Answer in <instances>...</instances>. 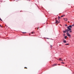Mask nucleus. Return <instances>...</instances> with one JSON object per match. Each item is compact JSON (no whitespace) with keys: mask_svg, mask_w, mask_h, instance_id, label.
Here are the masks:
<instances>
[{"mask_svg":"<svg viewBox=\"0 0 74 74\" xmlns=\"http://www.w3.org/2000/svg\"><path fill=\"white\" fill-rule=\"evenodd\" d=\"M63 33H66V30L65 31H63Z\"/></svg>","mask_w":74,"mask_h":74,"instance_id":"obj_8","label":"nucleus"},{"mask_svg":"<svg viewBox=\"0 0 74 74\" xmlns=\"http://www.w3.org/2000/svg\"><path fill=\"white\" fill-rule=\"evenodd\" d=\"M61 63H62V64H64V62H61Z\"/></svg>","mask_w":74,"mask_h":74,"instance_id":"obj_21","label":"nucleus"},{"mask_svg":"<svg viewBox=\"0 0 74 74\" xmlns=\"http://www.w3.org/2000/svg\"><path fill=\"white\" fill-rule=\"evenodd\" d=\"M72 26H74V25L73 24V25H71Z\"/></svg>","mask_w":74,"mask_h":74,"instance_id":"obj_24","label":"nucleus"},{"mask_svg":"<svg viewBox=\"0 0 74 74\" xmlns=\"http://www.w3.org/2000/svg\"><path fill=\"white\" fill-rule=\"evenodd\" d=\"M63 19H64V20H65L64 21L65 22H67V18H64Z\"/></svg>","mask_w":74,"mask_h":74,"instance_id":"obj_3","label":"nucleus"},{"mask_svg":"<svg viewBox=\"0 0 74 74\" xmlns=\"http://www.w3.org/2000/svg\"><path fill=\"white\" fill-rule=\"evenodd\" d=\"M65 26H67V24H65Z\"/></svg>","mask_w":74,"mask_h":74,"instance_id":"obj_17","label":"nucleus"},{"mask_svg":"<svg viewBox=\"0 0 74 74\" xmlns=\"http://www.w3.org/2000/svg\"><path fill=\"white\" fill-rule=\"evenodd\" d=\"M58 19H59L60 18V16H58Z\"/></svg>","mask_w":74,"mask_h":74,"instance_id":"obj_14","label":"nucleus"},{"mask_svg":"<svg viewBox=\"0 0 74 74\" xmlns=\"http://www.w3.org/2000/svg\"><path fill=\"white\" fill-rule=\"evenodd\" d=\"M67 37V36H65V37H64V38H65V39H66V38Z\"/></svg>","mask_w":74,"mask_h":74,"instance_id":"obj_10","label":"nucleus"},{"mask_svg":"<svg viewBox=\"0 0 74 74\" xmlns=\"http://www.w3.org/2000/svg\"><path fill=\"white\" fill-rule=\"evenodd\" d=\"M62 59V58H60L59 59V60H61Z\"/></svg>","mask_w":74,"mask_h":74,"instance_id":"obj_12","label":"nucleus"},{"mask_svg":"<svg viewBox=\"0 0 74 74\" xmlns=\"http://www.w3.org/2000/svg\"><path fill=\"white\" fill-rule=\"evenodd\" d=\"M39 29V27H38V28H37V30H38V29Z\"/></svg>","mask_w":74,"mask_h":74,"instance_id":"obj_25","label":"nucleus"},{"mask_svg":"<svg viewBox=\"0 0 74 74\" xmlns=\"http://www.w3.org/2000/svg\"><path fill=\"white\" fill-rule=\"evenodd\" d=\"M69 21H68V22H69Z\"/></svg>","mask_w":74,"mask_h":74,"instance_id":"obj_28","label":"nucleus"},{"mask_svg":"<svg viewBox=\"0 0 74 74\" xmlns=\"http://www.w3.org/2000/svg\"><path fill=\"white\" fill-rule=\"evenodd\" d=\"M0 27H2V26H1V25H0Z\"/></svg>","mask_w":74,"mask_h":74,"instance_id":"obj_22","label":"nucleus"},{"mask_svg":"<svg viewBox=\"0 0 74 74\" xmlns=\"http://www.w3.org/2000/svg\"><path fill=\"white\" fill-rule=\"evenodd\" d=\"M0 20L1 21H2V20H1V19L0 18Z\"/></svg>","mask_w":74,"mask_h":74,"instance_id":"obj_23","label":"nucleus"},{"mask_svg":"<svg viewBox=\"0 0 74 74\" xmlns=\"http://www.w3.org/2000/svg\"><path fill=\"white\" fill-rule=\"evenodd\" d=\"M65 45H69V44L67 43V44H65Z\"/></svg>","mask_w":74,"mask_h":74,"instance_id":"obj_9","label":"nucleus"},{"mask_svg":"<svg viewBox=\"0 0 74 74\" xmlns=\"http://www.w3.org/2000/svg\"><path fill=\"white\" fill-rule=\"evenodd\" d=\"M63 42H64V43H67V42H66V40H64L63 41Z\"/></svg>","mask_w":74,"mask_h":74,"instance_id":"obj_7","label":"nucleus"},{"mask_svg":"<svg viewBox=\"0 0 74 74\" xmlns=\"http://www.w3.org/2000/svg\"><path fill=\"white\" fill-rule=\"evenodd\" d=\"M23 34H25L26 33V32H23Z\"/></svg>","mask_w":74,"mask_h":74,"instance_id":"obj_16","label":"nucleus"},{"mask_svg":"<svg viewBox=\"0 0 74 74\" xmlns=\"http://www.w3.org/2000/svg\"><path fill=\"white\" fill-rule=\"evenodd\" d=\"M52 45H51V46H50V47H51V48H52Z\"/></svg>","mask_w":74,"mask_h":74,"instance_id":"obj_19","label":"nucleus"},{"mask_svg":"<svg viewBox=\"0 0 74 74\" xmlns=\"http://www.w3.org/2000/svg\"><path fill=\"white\" fill-rule=\"evenodd\" d=\"M64 36H65V34H63Z\"/></svg>","mask_w":74,"mask_h":74,"instance_id":"obj_26","label":"nucleus"},{"mask_svg":"<svg viewBox=\"0 0 74 74\" xmlns=\"http://www.w3.org/2000/svg\"><path fill=\"white\" fill-rule=\"evenodd\" d=\"M57 65H58V64H53L52 66V67H53V66H57Z\"/></svg>","mask_w":74,"mask_h":74,"instance_id":"obj_4","label":"nucleus"},{"mask_svg":"<svg viewBox=\"0 0 74 74\" xmlns=\"http://www.w3.org/2000/svg\"><path fill=\"white\" fill-rule=\"evenodd\" d=\"M67 28L68 29H69V30H71V28H72V26L70 25L69 26L67 27Z\"/></svg>","mask_w":74,"mask_h":74,"instance_id":"obj_1","label":"nucleus"},{"mask_svg":"<svg viewBox=\"0 0 74 74\" xmlns=\"http://www.w3.org/2000/svg\"><path fill=\"white\" fill-rule=\"evenodd\" d=\"M56 22L55 23L56 24V23H59V22H59V21L57 20H56Z\"/></svg>","mask_w":74,"mask_h":74,"instance_id":"obj_2","label":"nucleus"},{"mask_svg":"<svg viewBox=\"0 0 74 74\" xmlns=\"http://www.w3.org/2000/svg\"><path fill=\"white\" fill-rule=\"evenodd\" d=\"M58 65H60V64H58Z\"/></svg>","mask_w":74,"mask_h":74,"instance_id":"obj_27","label":"nucleus"},{"mask_svg":"<svg viewBox=\"0 0 74 74\" xmlns=\"http://www.w3.org/2000/svg\"><path fill=\"white\" fill-rule=\"evenodd\" d=\"M24 69H27V68L26 67H25Z\"/></svg>","mask_w":74,"mask_h":74,"instance_id":"obj_18","label":"nucleus"},{"mask_svg":"<svg viewBox=\"0 0 74 74\" xmlns=\"http://www.w3.org/2000/svg\"><path fill=\"white\" fill-rule=\"evenodd\" d=\"M67 36H68V37H69V38H71V35H70V34H68V35H67Z\"/></svg>","mask_w":74,"mask_h":74,"instance_id":"obj_6","label":"nucleus"},{"mask_svg":"<svg viewBox=\"0 0 74 74\" xmlns=\"http://www.w3.org/2000/svg\"><path fill=\"white\" fill-rule=\"evenodd\" d=\"M69 31H70L69 32H70V33H71V32H72V31H70V30H69Z\"/></svg>","mask_w":74,"mask_h":74,"instance_id":"obj_20","label":"nucleus"},{"mask_svg":"<svg viewBox=\"0 0 74 74\" xmlns=\"http://www.w3.org/2000/svg\"><path fill=\"white\" fill-rule=\"evenodd\" d=\"M69 34V32H67L66 33L67 35H68Z\"/></svg>","mask_w":74,"mask_h":74,"instance_id":"obj_11","label":"nucleus"},{"mask_svg":"<svg viewBox=\"0 0 74 74\" xmlns=\"http://www.w3.org/2000/svg\"><path fill=\"white\" fill-rule=\"evenodd\" d=\"M65 15H62V16H61V17H63V16H64Z\"/></svg>","mask_w":74,"mask_h":74,"instance_id":"obj_13","label":"nucleus"},{"mask_svg":"<svg viewBox=\"0 0 74 74\" xmlns=\"http://www.w3.org/2000/svg\"><path fill=\"white\" fill-rule=\"evenodd\" d=\"M65 30L66 31V32H69V29H65Z\"/></svg>","mask_w":74,"mask_h":74,"instance_id":"obj_5","label":"nucleus"},{"mask_svg":"<svg viewBox=\"0 0 74 74\" xmlns=\"http://www.w3.org/2000/svg\"><path fill=\"white\" fill-rule=\"evenodd\" d=\"M34 32H31V34H33V33H34Z\"/></svg>","mask_w":74,"mask_h":74,"instance_id":"obj_15","label":"nucleus"}]
</instances>
